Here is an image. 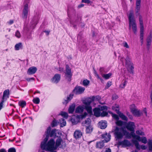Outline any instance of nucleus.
<instances>
[{
    "label": "nucleus",
    "instance_id": "nucleus-29",
    "mask_svg": "<svg viewBox=\"0 0 152 152\" xmlns=\"http://www.w3.org/2000/svg\"><path fill=\"white\" fill-rule=\"evenodd\" d=\"M115 123L117 126H121L124 125L126 122L118 120L116 121Z\"/></svg>",
    "mask_w": 152,
    "mask_h": 152
},
{
    "label": "nucleus",
    "instance_id": "nucleus-23",
    "mask_svg": "<svg viewBox=\"0 0 152 152\" xmlns=\"http://www.w3.org/2000/svg\"><path fill=\"white\" fill-rule=\"evenodd\" d=\"M127 69L128 71L130 73L133 74L134 73V67L133 66V64H131L130 65V66L129 65L127 66Z\"/></svg>",
    "mask_w": 152,
    "mask_h": 152
},
{
    "label": "nucleus",
    "instance_id": "nucleus-37",
    "mask_svg": "<svg viewBox=\"0 0 152 152\" xmlns=\"http://www.w3.org/2000/svg\"><path fill=\"white\" fill-rule=\"evenodd\" d=\"M32 101L35 104H38L40 102V99L38 97H36L32 100Z\"/></svg>",
    "mask_w": 152,
    "mask_h": 152
},
{
    "label": "nucleus",
    "instance_id": "nucleus-6",
    "mask_svg": "<svg viewBox=\"0 0 152 152\" xmlns=\"http://www.w3.org/2000/svg\"><path fill=\"white\" fill-rule=\"evenodd\" d=\"M56 130L54 129L51 130L50 127H49L47 129L46 131L45 132L46 135L45 138H47L48 139L49 137H53L55 138L56 137H58L57 136V133L56 132Z\"/></svg>",
    "mask_w": 152,
    "mask_h": 152
},
{
    "label": "nucleus",
    "instance_id": "nucleus-57",
    "mask_svg": "<svg viewBox=\"0 0 152 152\" xmlns=\"http://www.w3.org/2000/svg\"><path fill=\"white\" fill-rule=\"evenodd\" d=\"M90 99L91 101V102L94 101L95 99V96H92L91 98H89L88 99Z\"/></svg>",
    "mask_w": 152,
    "mask_h": 152
},
{
    "label": "nucleus",
    "instance_id": "nucleus-61",
    "mask_svg": "<svg viewBox=\"0 0 152 152\" xmlns=\"http://www.w3.org/2000/svg\"><path fill=\"white\" fill-rule=\"evenodd\" d=\"M94 74L95 75V76L97 77L98 79H101V78L99 76V75L96 72V71L94 72Z\"/></svg>",
    "mask_w": 152,
    "mask_h": 152
},
{
    "label": "nucleus",
    "instance_id": "nucleus-52",
    "mask_svg": "<svg viewBox=\"0 0 152 152\" xmlns=\"http://www.w3.org/2000/svg\"><path fill=\"white\" fill-rule=\"evenodd\" d=\"M5 101V100H1V102L0 103V111L2 108L3 107V103Z\"/></svg>",
    "mask_w": 152,
    "mask_h": 152
},
{
    "label": "nucleus",
    "instance_id": "nucleus-10",
    "mask_svg": "<svg viewBox=\"0 0 152 152\" xmlns=\"http://www.w3.org/2000/svg\"><path fill=\"white\" fill-rule=\"evenodd\" d=\"M28 4H26L24 6L23 10V18L26 19L27 18L28 12Z\"/></svg>",
    "mask_w": 152,
    "mask_h": 152
},
{
    "label": "nucleus",
    "instance_id": "nucleus-59",
    "mask_svg": "<svg viewBox=\"0 0 152 152\" xmlns=\"http://www.w3.org/2000/svg\"><path fill=\"white\" fill-rule=\"evenodd\" d=\"M127 114L129 118L131 120H132L133 119L132 116V115H130L129 113H127Z\"/></svg>",
    "mask_w": 152,
    "mask_h": 152
},
{
    "label": "nucleus",
    "instance_id": "nucleus-44",
    "mask_svg": "<svg viewBox=\"0 0 152 152\" xmlns=\"http://www.w3.org/2000/svg\"><path fill=\"white\" fill-rule=\"evenodd\" d=\"M112 74L111 73H109L107 74L103 75V77L106 79H108L112 75Z\"/></svg>",
    "mask_w": 152,
    "mask_h": 152
},
{
    "label": "nucleus",
    "instance_id": "nucleus-31",
    "mask_svg": "<svg viewBox=\"0 0 152 152\" xmlns=\"http://www.w3.org/2000/svg\"><path fill=\"white\" fill-rule=\"evenodd\" d=\"M137 140L139 141H141L142 143L144 144L146 143L147 141L146 137H141L140 136V138L137 139Z\"/></svg>",
    "mask_w": 152,
    "mask_h": 152
},
{
    "label": "nucleus",
    "instance_id": "nucleus-34",
    "mask_svg": "<svg viewBox=\"0 0 152 152\" xmlns=\"http://www.w3.org/2000/svg\"><path fill=\"white\" fill-rule=\"evenodd\" d=\"M119 116L122 119V120L127 121L128 120L127 117L124 115L122 113H120L118 114Z\"/></svg>",
    "mask_w": 152,
    "mask_h": 152
},
{
    "label": "nucleus",
    "instance_id": "nucleus-27",
    "mask_svg": "<svg viewBox=\"0 0 152 152\" xmlns=\"http://www.w3.org/2000/svg\"><path fill=\"white\" fill-rule=\"evenodd\" d=\"M104 143L102 141H99L96 142V147L97 148L101 149L104 147Z\"/></svg>",
    "mask_w": 152,
    "mask_h": 152
},
{
    "label": "nucleus",
    "instance_id": "nucleus-20",
    "mask_svg": "<svg viewBox=\"0 0 152 152\" xmlns=\"http://www.w3.org/2000/svg\"><path fill=\"white\" fill-rule=\"evenodd\" d=\"M131 112L132 114L135 116L139 117L141 115L140 112L139 110L133 108L131 110Z\"/></svg>",
    "mask_w": 152,
    "mask_h": 152
},
{
    "label": "nucleus",
    "instance_id": "nucleus-56",
    "mask_svg": "<svg viewBox=\"0 0 152 152\" xmlns=\"http://www.w3.org/2000/svg\"><path fill=\"white\" fill-rule=\"evenodd\" d=\"M75 118H72L71 119L72 122V124H76L78 123V122L75 121Z\"/></svg>",
    "mask_w": 152,
    "mask_h": 152
},
{
    "label": "nucleus",
    "instance_id": "nucleus-19",
    "mask_svg": "<svg viewBox=\"0 0 152 152\" xmlns=\"http://www.w3.org/2000/svg\"><path fill=\"white\" fill-rule=\"evenodd\" d=\"M73 95V94H70L69 96H67L66 99H64V101L62 102L63 104H67L72 99Z\"/></svg>",
    "mask_w": 152,
    "mask_h": 152
},
{
    "label": "nucleus",
    "instance_id": "nucleus-58",
    "mask_svg": "<svg viewBox=\"0 0 152 152\" xmlns=\"http://www.w3.org/2000/svg\"><path fill=\"white\" fill-rule=\"evenodd\" d=\"M124 45V46L127 48H129V46L128 44L126 42H125L123 44Z\"/></svg>",
    "mask_w": 152,
    "mask_h": 152
},
{
    "label": "nucleus",
    "instance_id": "nucleus-54",
    "mask_svg": "<svg viewBox=\"0 0 152 152\" xmlns=\"http://www.w3.org/2000/svg\"><path fill=\"white\" fill-rule=\"evenodd\" d=\"M127 137L129 138H131V134L129 133V132H128L126 131V132H125V134Z\"/></svg>",
    "mask_w": 152,
    "mask_h": 152
},
{
    "label": "nucleus",
    "instance_id": "nucleus-30",
    "mask_svg": "<svg viewBox=\"0 0 152 152\" xmlns=\"http://www.w3.org/2000/svg\"><path fill=\"white\" fill-rule=\"evenodd\" d=\"M132 142L135 145L136 148L138 150H140V146L139 142L137 140H132Z\"/></svg>",
    "mask_w": 152,
    "mask_h": 152
},
{
    "label": "nucleus",
    "instance_id": "nucleus-4",
    "mask_svg": "<svg viewBox=\"0 0 152 152\" xmlns=\"http://www.w3.org/2000/svg\"><path fill=\"white\" fill-rule=\"evenodd\" d=\"M126 132V130L123 127L119 128L118 126H116L114 130L115 138L117 139H122Z\"/></svg>",
    "mask_w": 152,
    "mask_h": 152
},
{
    "label": "nucleus",
    "instance_id": "nucleus-63",
    "mask_svg": "<svg viewBox=\"0 0 152 152\" xmlns=\"http://www.w3.org/2000/svg\"><path fill=\"white\" fill-rule=\"evenodd\" d=\"M95 99L99 101L101 99V97L99 96H95Z\"/></svg>",
    "mask_w": 152,
    "mask_h": 152
},
{
    "label": "nucleus",
    "instance_id": "nucleus-12",
    "mask_svg": "<svg viewBox=\"0 0 152 152\" xmlns=\"http://www.w3.org/2000/svg\"><path fill=\"white\" fill-rule=\"evenodd\" d=\"M98 125L101 129H104L107 126V121L105 120L101 121L99 122Z\"/></svg>",
    "mask_w": 152,
    "mask_h": 152
},
{
    "label": "nucleus",
    "instance_id": "nucleus-35",
    "mask_svg": "<svg viewBox=\"0 0 152 152\" xmlns=\"http://www.w3.org/2000/svg\"><path fill=\"white\" fill-rule=\"evenodd\" d=\"M85 109L86 110L87 112L89 114H92V107L91 106H85Z\"/></svg>",
    "mask_w": 152,
    "mask_h": 152
},
{
    "label": "nucleus",
    "instance_id": "nucleus-8",
    "mask_svg": "<svg viewBox=\"0 0 152 152\" xmlns=\"http://www.w3.org/2000/svg\"><path fill=\"white\" fill-rule=\"evenodd\" d=\"M61 78V75L56 74H55L54 76L51 79V81L53 83H57L59 82Z\"/></svg>",
    "mask_w": 152,
    "mask_h": 152
},
{
    "label": "nucleus",
    "instance_id": "nucleus-5",
    "mask_svg": "<svg viewBox=\"0 0 152 152\" xmlns=\"http://www.w3.org/2000/svg\"><path fill=\"white\" fill-rule=\"evenodd\" d=\"M72 72L71 69L69 65L66 64V69L65 72V79L68 82H70L72 80Z\"/></svg>",
    "mask_w": 152,
    "mask_h": 152
},
{
    "label": "nucleus",
    "instance_id": "nucleus-2",
    "mask_svg": "<svg viewBox=\"0 0 152 152\" xmlns=\"http://www.w3.org/2000/svg\"><path fill=\"white\" fill-rule=\"evenodd\" d=\"M141 0H136V2L135 10L136 12L139 15V21L140 26V41L141 45L143 43V34H144V26L142 16L140 15L139 13L140 10L141 6Z\"/></svg>",
    "mask_w": 152,
    "mask_h": 152
},
{
    "label": "nucleus",
    "instance_id": "nucleus-51",
    "mask_svg": "<svg viewBox=\"0 0 152 152\" xmlns=\"http://www.w3.org/2000/svg\"><path fill=\"white\" fill-rule=\"evenodd\" d=\"M8 152H16V149L14 148H10L8 150Z\"/></svg>",
    "mask_w": 152,
    "mask_h": 152
},
{
    "label": "nucleus",
    "instance_id": "nucleus-21",
    "mask_svg": "<svg viewBox=\"0 0 152 152\" xmlns=\"http://www.w3.org/2000/svg\"><path fill=\"white\" fill-rule=\"evenodd\" d=\"M93 129L92 126L89 125L88 126H86V133L87 134H90L91 133Z\"/></svg>",
    "mask_w": 152,
    "mask_h": 152
},
{
    "label": "nucleus",
    "instance_id": "nucleus-39",
    "mask_svg": "<svg viewBox=\"0 0 152 152\" xmlns=\"http://www.w3.org/2000/svg\"><path fill=\"white\" fill-rule=\"evenodd\" d=\"M91 101L90 99H88L86 100V102H83L84 104H85V107L90 106V104L91 103Z\"/></svg>",
    "mask_w": 152,
    "mask_h": 152
},
{
    "label": "nucleus",
    "instance_id": "nucleus-60",
    "mask_svg": "<svg viewBox=\"0 0 152 152\" xmlns=\"http://www.w3.org/2000/svg\"><path fill=\"white\" fill-rule=\"evenodd\" d=\"M118 96L116 95H113L112 96V99L113 100H115L118 99Z\"/></svg>",
    "mask_w": 152,
    "mask_h": 152
},
{
    "label": "nucleus",
    "instance_id": "nucleus-50",
    "mask_svg": "<svg viewBox=\"0 0 152 152\" xmlns=\"http://www.w3.org/2000/svg\"><path fill=\"white\" fill-rule=\"evenodd\" d=\"M100 109L101 111H103L104 110H107V107L106 106L104 105L102 106Z\"/></svg>",
    "mask_w": 152,
    "mask_h": 152
},
{
    "label": "nucleus",
    "instance_id": "nucleus-40",
    "mask_svg": "<svg viewBox=\"0 0 152 152\" xmlns=\"http://www.w3.org/2000/svg\"><path fill=\"white\" fill-rule=\"evenodd\" d=\"M90 83V81L87 80H84L83 82V85L84 86H87L89 85Z\"/></svg>",
    "mask_w": 152,
    "mask_h": 152
},
{
    "label": "nucleus",
    "instance_id": "nucleus-15",
    "mask_svg": "<svg viewBox=\"0 0 152 152\" xmlns=\"http://www.w3.org/2000/svg\"><path fill=\"white\" fill-rule=\"evenodd\" d=\"M82 132L80 130H76L74 132V136L75 138L76 139H78L81 137L82 136Z\"/></svg>",
    "mask_w": 152,
    "mask_h": 152
},
{
    "label": "nucleus",
    "instance_id": "nucleus-1",
    "mask_svg": "<svg viewBox=\"0 0 152 152\" xmlns=\"http://www.w3.org/2000/svg\"><path fill=\"white\" fill-rule=\"evenodd\" d=\"M48 140L47 138H45L43 141L42 142L40 145L41 148L46 151H53L56 150L54 139L51 138L48 142Z\"/></svg>",
    "mask_w": 152,
    "mask_h": 152
},
{
    "label": "nucleus",
    "instance_id": "nucleus-42",
    "mask_svg": "<svg viewBox=\"0 0 152 152\" xmlns=\"http://www.w3.org/2000/svg\"><path fill=\"white\" fill-rule=\"evenodd\" d=\"M108 115V113L105 111H103L102 112H100V116L102 117H104L107 116Z\"/></svg>",
    "mask_w": 152,
    "mask_h": 152
},
{
    "label": "nucleus",
    "instance_id": "nucleus-62",
    "mask_svg": "<svg viewBox=\"0 0 152 152\" xmlns=\"http://www.w3.org/2000/svg\"><path fill=\"white\" fill-rule=\"evenodd\" d=\"M140 146L142 150H145L147 148L146 146L144 145H142Z\"/></svg>",
    "mask_w": 152,
    "mask_h": 152
},
{
    "label": "nucleus",
    "instance_id": "nucleus-25",
    "mask_svg": "<svg viewBox=\"0 0 152 152\" xmlns=\"http://www.w3.org/2000/svg\"><path fill=\"white\" fill-rule=\"evenodd\" d=\"M84 108L81 106H79L77 107L75 110L76 113H82L84 110Z\"/></svg>",
    "mask_w": 152,
    "mask_h": 152
},
{
    "label": "nucleus",
    "instance_id": "nucleus-11",
    "mask_svg": "<svg viewBox=\"0 0 152 152\" xmlns=\"http://www.w3.org/2000/svg\"><path fill=\"white\" fill-rule=\"evenodd\" d=\"M101 136L102 138L104 139V141L105 142H109L110 140L111 136L110 133H105L102 134Z\"/></svg>",
    "mask_w": 152,
    "mask_h": 152
},
{
    "label": "nucleus",
    "instance_id": "nucleus-55",
    "mask_svg": "<svg viewBox=\"0 0 152 152\" xmlns=\"http://www.w3.org/2000/svg\"><path fill=\"white\" fill-rule=\"evenodd\" d=\"M81 2L88 4L90 3L91 1L89 0H82Z\"/></svg>",
    "mask_w": 152,
    "mask_h": 152
},
{
    "label": "nucleus",
    "instance_id": "nucleus-41",
    "mask_svg": "<svg viewBox=\"0 0 152 152\" xmlns=\"http://www.w3.org/2000/svg\"><path fill=\"white\" fill-rule=\"evenodd\" d=\"M58 125L57 122L55 119H54L51 125L52 127H54L57 126Z\"/></svg>",
    "mask_w": 152,
    "mask_h": 152
},
{
    "label": "nucleus",
    "instance_id": "nucleus-49",
    "mask_svg": "<svg viewBox=\"0 0 152 152\" xmlns=\"http://www.w3.org/2000/svg\"><path fill=\"white\" fill-rule=\"evenodd\" d=\"M15 36L17 38H19L20 37L21 35L20 33L18 30H17L15 32Z\"/></svg>",
    "mask_w": 152,
    "mask_h": 152
},
{
    "label": "nucleus",
    "instance_id": "nucleus-48",
    "mask_svg": "<svg viewBox=\"0 0 152 152\" xmlns=\"http://www.w3.org/2000/svg\"><path fill=\"white\" fill-rule=\"evenodd\" d=\"M60 122L62 121V123H61V125H62V126H66V123L65 120L63 118H61L60 119Z\"/></svg>",
    "mask_w": 152,
    "mask_h": 152
},
{
    "label": "nucleus",
    "instance_id": "nucleus-45",
    "mask_svg": "<svg viewBox=\"0 0 152 152\" xmlns=\"http://www.w3.org/2000/svg\"><path fill=\"white\" fill-rule=\"evenodd\" d=\"M127 82L126 80H124V81L120 85V87L123 88H124L127 83Z\"/></svg>",
    "mask_w": 152,
    "mask_h": 152
},
{
    "label": "nucleus",
    "instance_id": "nucleus-36",
    "mask_svg": "<svg viewBox=\"0 0 152 152\" xmlns=\"http://www.w3.org/2000/svg\"><path fill=\"white\" fill-rule=\"evenodd\" d=\"M110 113L111 114L113 118L115 119L116 121L119 120V116L117 115L114 114L112 112Z\"/></svg>",
    "mask_w": 152,
    "mask_h": 152
},
{
    "label": "nucleus",
    "instance_id": "nucleus-43",
    "mask_svg": "<svg viewBox=\"0 0 152 152\" xmlns=\"http://www.w3.org/2000/svg\"><path fill=\"white\" fill-rule=\"evenodd\" d=\"M61 115L63 116L64 118H68V115L67 113L65 112H62L61 114Z\"/></svg>",
    "mask_w": 152,
    "mask_h": 152
},
{
    "label": "nucleus",
    "instance_id": "nucleus-3",
    "mask_svg": "<svg viewBox=\"0 0 152 152\" xmlns=\"http://www.w3.org/2000/svg\"><path fill=\"white\" fill-rule=\"evenodd\" d=\"M128 18L129 20L130 29L131 26H132L133 31L134 33L136 34L137 32V27L136 21L134 15V12L132 10L130 11Z\"/></svg>",
    "mask_w": 152,
    "mask_h": 152
},
{
    "label": "nucleus",
    "instance_id": "nucleus-9",
    "mask_svg": "<svg viewBox=\"0 0 152 152\" xmlns=\"http://www.w3.org/2000/svg\"><path fill=\"white\" fill-rule=\"evenodd\" d=\"M126 123V127L127 129L129 131H133L134 130L135 127L134 123L133 122L130 121Z\"/></svg>",
    "mask_w": 152,
    "mask_h": 152
},
{
    "label": "nucleus",
    "instance_id": "nucleus-13",
    "mask_svg": "<svg viewBox=\"0 0 152 152\" xmlns=\"http://www.w3.org/2000/svg\"><path fill=\"white\" fill-rule=\"evenodd\" d=\"M37 70V69L35 66H31L29 67L27 71V74L29 75L34 74Z\"/></svg>",
    "mask_w": 152,
    "mask_h": 152
},
{
    "label": "nucleus",
    "instance_id": "nucleus-18",
    "mask_svg": "<svg viewBox=\"0 0 152 152\" xmlns=\"http://www.w3.org/2000/svg\"><path fill=\"white\" fill-rule=\"evenodd\" d=\"M58 138L56 139V144L55 145V147L56 148V149L61 144V142L62 141V139L60 136H58L57 137Z\"/></svg>",
    "mask_w": 152,
    "mask_h": 152
},
{
    "label": "nucleus",
    "instance_id": "nucleus-33",
    "mask_svg": "<svg viewBox=\"0 0 152 152\" xmlns=\"http://www.w3.org/2000/svg\"><path fill=\"white\" fill-rule=\"evenodd\" d=\"M18 104L22 108L25 107L26 106V102L24 100H22L19 101Z\"/></svg>",
    "mask_w": 152,
    "mask_h": 152
},
{
    "label": "nucleus",
    "instance_id": "nucleus-7",
    "mask_svg": "<svg viewBox=\"0 0 152 152\" xmlns=\"http://www.w3.org/2000/svg\"><path fill=\"white\" fill-rule=\"evenodd\" d=\"M85 89L84 87L77 86L72 91V93L76 95L81 94L84 92Z\"/></svg>",
    "mask_w": 152,
    "mask_h": 152
},
{
    "label": "nucleus",
    "instance_id": "nucleus-32",
    "mask_svg": "<svg viewBox=\"0 0 152 152\" xmlns=\"http://www.w3.org/2000/svg\"><path fill=\"white\" fill-rule=\"evenodd\" d=\"M131 133V136H132L133 138L136 139L137 140V139H139L140 138V136L137 135H135L134 133V130H133V131H130Z\"/></svg>",
    "mask_w": 152,
    "mask_h": 152
},
{
    "label": "nucleus",
    "instance_id": "nucleus-17",
    "mask_svg": "<svg viewBox=\"0 0 152 152\" xmlns=\"http://www.w3.org/2000/svg\"><path fill=\"white\" fill-rule=\"evenodd\" d=\"M94 115L96 117L100 116L101 110L99 108L95 107L93 109Z\"/></svg>",
    "mask_w": 152,
    "mask_h": 152
},
{
    "label": "nucleus",
    "instance_id": "nucleus-16",
    "mask_svg": "<svg viewBox=\"0 0 152 152\" xmlns=\"http://www.w3.org/2000/svg\"><path fill=\"white\" fill-rule=\"evenodd\" d=\"M118 144L119 145H122L125 146H129L131 145V143L129 141L126 140L119 142Z\"/></svg>",
    "mask_w": 152,
    "mask_h": 152
},
{
    "label": "nucleus",
    "instance_id": "nucleus-14",
    "mask_svg": "<svg viewBox=\"0 0 152 152\" xmlns=\"http://www.w3.org/2000/svg\"><path fill=\"white\" fill-rule=\"evenodd\" d=\"M10 95V90L9 89H7L4 90L3 92V94L2 98V100H5V101L7 99V98H9Z\"/></svg>",
    "mask_w": 152,
    "mask_h": 152
},
{
    "label": "nucleus",
    "instance_id": "nucleus-22",
    "mask_svg": "<svg viewBox=\"0 0 152 152\" xmlns=\"http://www.w3.org/2000/svg\"><path fill=\"white\" fill-rule=\"evenodd\" d=\"M112 109L113 110L116 112V113L118 114L121 113L119 110V106L118 104H115V106H113L112 107Z\"/></svg>",
    "mask_w": 152,
    "mask_h": 152
},
{
    "label": "nucleus",
    "instance_id": "nucleus-47",
    "mask_svg": "<svg viewBox=\"0 0 152 152\" xmlns=\"http://www.w3.org/2000/svg\"><path fill=\"white\" fill-rule=\"evenodd\" d=\"M112 82L111 81H108L107 82V83L105 86V89H108L109 88L110 86L112 85Z\"/></svg>",
    "mask_w": 152,
    "mask_h": 152
},
{
    "label": "nucleus",
    "instance_id": "nucleus-64",
    "mask_svg": "<svg viewBox=\"0 0 152 152\" xmlns=\"http://www.w3.org/2000/svg\"><path fill=\"white\" fill-rule=\"evenodd\" d=\"M13 23L14 21L13 20H10L9 21L7 22V23L10 25L12 24Z\"/></svg>",
    "mask_w": 152,
    "mask_h": 152
},
{
    "label": "nucleus",
    "instance_id": "nucleus-38",
    "mask_svg": "<svg viewBox=\"0 0 152 152\" xmlns=\"http://www.w3.org/2000/svg\"><path fill=\"white\" fill-rule=\"evenodd\" d=\"M148 144L149 151H152V140H149Z\"/></svg>",
    "mask_w": 152,
    "mask_h": 152
},
{
    "label": "nucleus",
    "instance_id": "nucleus-26",
    "mask_svg": "<svg viewBox=\"0 0 152 152\" xmlns=\"http://www.w3.org/2000/svg\"><path fill=\"white\" fill-rule=\"evenodd\" d=\"M23 49V45L22 43L19 42L16 44L15 46V49L16 50H18Z\"/></svg>",
    "mask_w": 152,
    "mask_h": 152
},
{
    "label": "nucleus",
    "instance_id": "nucleus-46",
    "mask_svg": "<svg viewBox=\"0 0 152 152\" xmlns=\"http://www.w3.org/2000/svg\"><path fill=\"white\" fill-rule=\"evenodd\" d=\"M136 132L137 134L139 135L143 136L145 135L144 133L140 130H137L136 131Z\"/></svg>",
    "mask_w": 152,
    "mask_h": 152
},
{
    "label": "nucleus",
    "instance_id": "nucleus-28",
    "mask_svg": "<svg viewBox=\"0 0 152 152\" xmlns=\"http://www.w3.org/2000/svg\"><path fill=\"white\" fill-rule=\"evenodd\" d=\"M125 60L126 61L125 64L126 66L129 65V66L131 64H133L131 62V59L128 56H126Z\"/></svg>",
    "mask_w": 152,
    "mask_h": 152
},
{
    "label": "nucleus",
    "instance_id": "nucleus-24",
    "mask_svg": "<svg viewBox=\"0 0 152 152\" xmlns=\"http://www.w3.org/2000/svg\"><path fill=\"white\" fill-rule=\"evenodd\" d=\"M75 108V104H73L69 106L68 109V113H72L74 111Z\"/></svg>",
    "mask_w": 152,
    "mask_h": 152
},
{
    "label": "nucleus",
    "instance_id": "nucleus-53",
    "mask_svg": "<svg viewBox=\"0 0 152 152\" xmlns=\"http://www.w3.org/2000/svg\"><path fill=\"white\" fill-rule=\"evenodd\" d=\"M147 45L148 46L150 45L151 42V39L149 38H148L147 39Z\"/></svg>",
    "mask_w": 152,
    "mask_h": 152
}]
</instances>
